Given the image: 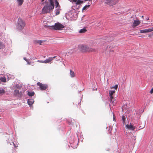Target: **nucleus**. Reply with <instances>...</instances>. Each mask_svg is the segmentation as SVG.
Wrapping results in <instances>:
<instances>
[{
    "instance_id": "obj_1",
    "label": "nucleus",
    "mask_w": 153,
    "mask_h": 153,
    "mask_svg": "<svg viewBox=\"0 0 153 153\" xmlns=\"http://www.w3.org/2000/svg\"><path fill=\"white\" fill-rule=\"evenodd\" d=\"M79 48L82 52H95L97 51L96 49L93 48L86 45H80L79 46Z\"/></svg>"
},
{
    "instance_id": "obj_2",
    "label": "nucleus",
    "mask_w": 153,
    "mask_h": 153,
    "mask_svg": "<svg viewBox=\"0 0 153 153\" xmlns=\"http://www.w3.org/2000/svg\"><path fill=\"white\" fill-rule=\"evenodd\" d=\"M54 0H49L50 4L49 5L45 6L42 9L43 13H50L51 11L54 8Z\"/></svg>"
},
{
    "instance_id": "obj_3",
    "label": "nucleus",
    "mask_w": 153,
    "mask_h": 153,
    "mask_svg": "<svg viewBox=\"0 0 153 153\" xmlns=\"http://www.w3.org/2000/svg\"><path fill=\"white\" fill-rule=\"evenodd\" d=\"M47 27L50 29L56 30H61L65 27V26L63 25L59 22L55 23L54 25L47 26Z\"/></svg>"
},
{
    "instance_id": "obj_4",
    "label": "nucleus",
    "mask_w": 153,
    "mask_h": 153,
    "mask_svg": "<svg viewBox=\"0 0 153 153\" xmlns=\"http://www.w3.org/2000/svg\"><path fill=\"white\" fill-rule=\"evenodd\" d=\"M25 25V22L21 19L19 18L17 24V28L19 30H22Z\"/></svg>"
},
{
    "instance_id": "obj_5",
    "label": "nucleus",
    "mask_w": 153,
    "mask_h": 153,
    "mask_svg": "<svg viewBox=\"0 0 153 153\" xmlns=\"http://www.w3.org/2000/svg\"><path fill=\"white\" fill-rule=\"evenodd\" d=\"M120 0H105V4L109 5L110 6H112L117 3Z\"/></svg>"
},
{
    "instance_id": "obj_6",
    "label": "nucleus",
    "mask_w": 153,
    "mask_h": 153,
    "mask_svg": "<svg viewBox=\"0 0 153 153\" xmlns=\"http://www.w3.org/2000/svg\"><path fill=\"white\" fill-rule=\"evenodd\" d=\"M37 85L39 86L41 90H45L48 88V86L46 84H44L39 82H38Z\"/></svg>"
},
{
    "instance_id": "obj_7",
    "label": "nucleus",
    "mask_w": 153,
    "mask_h": 153,
    "mask_svg": "<svg viewBox=\"0 0 153 153\" xmlns=\"http://www.w3.org/2000/svg\"><path fill=\"white\" fill-rule=\"evenodd\" d=\"M153 31V28L142 30H140V33H147Z\"/></svg>"
},
{
    "instance_id": "obj_8",
    "label": "nucleus",
    "mask_w": 153,
    "mask_h": 153,
    "mask_svg": "<svg viewBox=\"0 0 153 153\" xmlns=\"http://www.w3.org/2000/svg\"><path fill=\"white\" fill-rule=\"evenodd\" d=\"M140 23V22L139 20H134L132 24V27L135 28Z\"/></svg>"
},
{
    "instance_id": "obj_9",
    "label": "nucleus",
    "mask_w": 153,
    "mask_h": 153,
    "mask_svg": "<svg viewBox=\"0 0 153 153\" xmlns=\"http://www.w3.org/2000/svg\"><path fill=\"white\" fill-rule=\"evenodd\" d=\"M126 128L128 129L134 130L135 128V127L133 126L132 125L130 124L129 125L127 124L126 125Z\"/></svg>"
},
{
    "instance_id": "obj_10",
    "label": "nucleus",
    "mask_w": 153,
    "mask_h": 153,
    "mask_svg": "<svg viewBox=\"0 0 153 153\" xmlns=\"http://www.w3.org/2000/svg\"><path fill=\"white\" fill-rule=\"evenodd\" d=\"M56 56H54L53 57H49L48 59L44 61L45 63H48L51 62L53 59L55 58Z\"/></svg>"
},
{
    "instance_id": "obj_11",
    "label": "nucleus",
    "mask_w": 153,
    "mask_h": 153,
    "mask_svg": "<svg viewBox=\"0 0 153 153\" xmlns=\"http://www.w3.org/2000/svg\"><path fill=\"white\" fill-rule=\"evenodd\" d=\"M110 100L111 103L112 105H115L116 104V101L114 97L112 98H110Z\"/></svg>"
},
{
    "instance_id": "obj_12",
    "label": "nucleus",
    "mask_w": 153,
    "mask_h": 153,
    "mask_svg": "<svg viewBox=\"0 0 153 153\" xmlns=\"http://www.w3.org/2000/svg\"><path fill=\"white\" fill-rule=\"evenodd\" d=\"M34 102V100L33 99H28L27 100L28 104L29 105H32Z\"/></svg>"
},
{
    "instance_id": "obj_13",
    "label": "nucleus",
    "mask_w": 153,
    "mask_h": 153,
    "mask_svg": "<svg viewBox=\"0 0 153 153\" xmlns=\"http://www.w3.org/2000/svg\"><path fill=\"white\" fill-rule=\"evenodd\" d=\"M115 92V91H109L110 98H112V97H114L113 95Z\"/></svg>"
},
{
    "instance_id": "obj_14",
    "label": "nucleus",
    "mask_w": 153,
    "mask_h": 153,
    "mask_svg": "<svg viewBox=\"0 0 153 153\" xmlns=\"http://www.w3.org/2000/svg\"><path fill=\"white\" fill-rule=\"evenodd\" d=\"M87 31V30L85 28H84L82 29H81L79 31V33H82L86 32Z\"/></svg>"
},
{
    "instance_id": "obj_15",
    "label": "nucleus",
    "mask_w": 153,
    "mask_h": 153,
    "mask_svg": "<svg viewBox=\"0 0 153 153\" xmlns=\"http://www.w3.org/2000/svg\"><path fill=\"white\" fill-rule=\"evenodd\" d=\"M19 6L21 5L23 3L24 0H16Z\"/></svg>"
},
{
    "instance_id": "obj_16",
    "label": "nucleus",
    "mask_w": 153,
    "mask_h": 153,
    "mask_svg": "<svg viewBox=\"0 0 153 153\" xmlns=\"http://www.w3.org/2000/svg\"><path fill=\"white\" fill-rule=\"evenodd\" d=\"M35 93L33 91H28V95L30 97H32L34 95Z\"/></svg>"
},
{
    "instance_id": "obj_17",
    "label": "nucleus",
    "mask_w": 153,
    "mask_h": 153,
    "mask_svg": "<svg viewBox=\"0 0 153 153\" xmlns=\"http://www.w3.org/2000/svg\"><path fill=\"white\" fill-rule=\"evenodd\" d=\"M0 81L2 82H6V79L4 77H0Z\"/></svg>"
},
{
    "instance_id": "obj_18",
    "label": "nucleus",
    "mask_w": 153,
    "mask_h": 153,
    "mask_svg": "<svg viewBox=\"0 0 153 153\" xmlns=\"http://www.w3.org/2000/svg\"><path fill=\"white\" fill-rule=\"evenodd\" d=\"M70 75L71 77H73L75 76L74 72L72 71L71 70H70Z\"/></svg>"
},
{
    "instance_id": "obj_19",
    "label": "nucleus",
    "mask_w": 153,
    "mask_h": 153,
    "mask_svg": "<svg viewBox=\"0 0 153 153\" xmlns=\"http://www.w3.org/2000/svg\"><path fill=\"white\" fill-rule=\"evenodd\" d=\"M55 4H56V7L57 8V7H59V8H60V6L59 5V4L58 2V1H57V0H55Z\"/></svg>"
},
{
    "instance_id": "obj_20",
    "label": "nucleus",
    "mask_w": 153,
    "mask_h": 153,
    "mask_svg": "<svg viewBox=\"0 0 153 153\" xmlns=\"http://www.w3.org/2000/svg\"><path fill=\"white\" fill-rule=\"evenodd\" d=\"M90 5H86L85 6L82 8V10H85L87 9H88L90 6Z\"/></svg>"
},
{
    "instance_id": "obj_21",
    "label": "nucleus",
    "mask_w": 153,
    "mask_h": 153,
    "mask_svg": "<svg viewBox=\"0 0 153 153\" xmlns=\"http://www.w3.org/2000/svg\"><path fill=\"white\" fill-rule=\"evenodd\" d=\"M5 46L0 41V49L4 48Z\"/></svg>"
},
{
    "instance_id": "obj_22",
    "label": "nucleus",
    "mask_w": 153,
    "mask_h": 153,
    "mask_svg": "<svg viewBox=\"0 0 153 153\" xmlns=\"http://www.w3.org/2000/svg\"><path fill=\"white\" fill-rule=\"evenodd\" d=\"M43 41L36 40L35 41V42L36 43L39 44L40 45H41V43Z\"/></svg>"
},
{
    "instance_id": "obj_23",
    "label": "nucleus",
    "mask_w": 153,
    "mask_h": 153,
    "mask_svg": "<svg viewBox=\"0 0 153 153\" xmlns=\"http://www.w3.org/2000/svg\"><path fill=\"white\" fill-rule=\"evenodd\" d=\"M6 92V91L4 89L0 90V94H3Z\"/></svg>"
},
{
    "instance_id": "obj_24",
    "label": "nucleus",
    "mask_w": 153,
    "mask_h": 153,
    "mask_svg": "<svg viewBox=\"0 0 153 153\" xmlns=\"http://www.w3.org/2000/svg\"><path fill=\"white\" fill-rule=\"evenodd\" d=\"M122 119L123 120V123L124 125L125 124V123L126 120V117L124 115L122 116Z\"/></svg>"
},
{
    "instance_id": "obj_25",
    "label": "nucleus",
    "mask_w": 153,
    "mask_h": 153,
    "mask_svg": "<svg viewBox=\"0 0 153 153\" xmlns=\"http://www.w3.org/2000/svg\"><path fill=\"white\" fill-rule=\"evenodd\" d=\"M19 94V91L18 90H15L14 91V94L15 95H16Z\"/></svg>"
},
{
    "instance_id": "obj_26",
    "label": "nucleus",
    "mask_w": 153,
    "mask_h": 153,
    "mask_svg": "<svg viewBox=\"0 0 153 153\" xmlns=\"http://www.w3.org/2000/svg\"><path fill=\"white\" fill-rule=\"evenodd\" d=\"M83 1L78 0L77 1L76 3V4H79L83 3Z\"/></svg>"
},
{
    "instance_id": "obj_27",
    "label": "nucleus",
    "mask_w": 153,
    "mask_h": 153,
    "mask_svg": "<svg viewBox=\"0 0 153 153\" xmlns=\"http://www.w3.org/2000/svg\"><path fill=\"white\" fill-rule=\"evenodd\" d=\"M117 88H118V85H115V86H114L111 87V89L114 88L115 89H116V90H117Z\"/></svg>"
},
{
    "instance_id": "obj_28",
    "label": "nucleus",
    "mask_w": 153,
    "mask_h": 153,
    "mask_svg": "<svg viewBox=\"0 0 153 153\" xmlns=\"http://www.w3.org/2000/svg\"><path fill=\"white\" fill-rule=\"evenodd\" d=\"M27 64L30 65L31 64V63H34V62H29L28 61L27 62Z\"/></svg>"
},
{
    "instance_id": "obj_29",
    "label": "nucleus",
    "mask_w": 153,
    "mask_h": 153,
    "mask_svg": "<svg viewBox=\"0 0 153 153\" xmlns=\"http://www.w3.org/2000/svg\"><path fill=\"white\" fill-rule=\"evenodd\" d=\"M113 120L114 121H115L116 120H115V115H114V113H113Z\"/></svg>"
},
{
    "instance_id": "obj_30",
    "label": "nucleus",
    "mask_w": 153,
    "mask_h": 153,
    "mask_svg": "<svg viewBox=\"0 0 153 153\" xmlns=\"http://www.w3.org/2000/svg\"><path fill=\"white\" fill-rule=\"evenodd\" d=\"M56 15H58L59 14V10H56Z\"/></svg>"
},
{
    "instance_id": "obj_31",
    "label": "nucleus",
    "mask_w": 153,
    "mask_h": 153,
    "mask_svg": "<svg viewBox=\"0 0 153 153\" xmlns=\"http://www.w3.org/2000/svg\"><path fill=\"white\" fill-rule=\"evenodd\" d=\"M37 61L38 62H39L41 63H45V62H44V61L38 60Z\"/></svg>"
},
{
    "instance_id": "obj_32",
    "label": "nucleus",
    "mask_w": 153,
    "mask_h": 153,
    "mask_svg": "<svg viewBox=\"0 0 153 153\" xmlns=\"http://www.w3.org/2000/svg\"><path fill=\"white\" fill-rule=\"evenodd\" d=\"M24 59L25 61H26L27 62L28 61V60L26 59V58H25H25H24Z\"/></svg>"
},
{
    "instance_id": "obj_33",
    "label": "nucleus",
    "mask_w": 153,
    "mask_h": 153,
    "mask_svg": "<svg viewBox=\"0 0 153 153\" xmlns=\"http://www.w3.org/2000/svg\"><path fill=\"white\" fill-rule=\"evenodd\" d=\"M107 151H109L110 150V149L109 148H107L105 149Z\"/></svg>"
},
{
    "instance_id": "obj_34",
    "label": "nucleus",
    "mask_w": 153,
    "mask_h": 153,
    "mask_svg": "<svg viewBox=\"0 0 153 153\" xmlns=\"http://www.w3.org/2000/svg\"><path fill=\"white\" fill-rule=\"evenodd\" d=\"M74 2H76L77 1V0H72Z\"/></svg>"
},
{
    "instance_id": "obj_35",
    "label": "nucleus",
    "mask_w": 153,
    "mask_h": 153,
    "mask_svg": "<svg viewBox=\"0 0 153 153\" xmlns=\"http://www.w3.org/2000/svg\"><path fill=\"white\" fill-rule=\"evenodd\" d=\"M31 65H34L33 64V63H31Z\"/></svg>"
},
{
    "instance_id": "obj_36",
    "label": "nucleus",
    "mask_w": 153,
    "mask_h": 153,
    "mask_svg": "<svg viewBox=\"0 0 153 153\" xmlns=\"http://www.w3.org/2000/svg\"><path fill=\"white\" fill-rule=\"evenodd\" d=\"M44 1V0H42V1L43 2Z\"/></svg>"
},
{
    "instance_id": "obj_37",
    "label": "nucleus",
    "mask_w": 153,
    "mask_h": 153,
    "mask_svg": "<svg viewBox=\"0 0 153 153\" xmlns=\"http://www.w3.org/2000/svg\"><path fill=\"white\" fill-rule=\"evenodd\" d=\"M142 18H143V16H142Z\"/></svg>"
},
{
    "instance_id": "obj_38",
    "label": "nucleus",
    "mask_w": 153,
    "mask_h": 153,
    "mask_svg": "<svg viewBox=\"0 0 153 153\" xmlns=\"http://www.w3.org/2000/svg\"><path fill=\"white\" fill-rule=\"evenodd\" d=\"M140 128V129H141V128Z\"/></svg>"
}]
</instances>
